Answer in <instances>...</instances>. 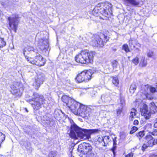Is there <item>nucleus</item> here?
I'll use <instances>...</instances> for the list:
<instances>
[{
  "instance_id": "obj_4",
  "label": "nucleus",
  "mask_w": 157,
  "mask_h": 157,
  "mask_svg": "<svg viewBox=\"0 0 157 157\" xmlns=\"http://www.w3.org/2000/svg\"><path fill=\"white\" fill-rule=\"evenodd\" d=\"M27 101L29 102L33 101V103L31 104L33 109L37 110L41 108L42 105L45 103L46 100L43 95H40L37 93L34 92L32 98L29 100H27Z\"/></svg>"
},
{
  "instance_id": "obj_19",
  "label": "nucleus",
  "mask_w": 157,
  "mask_h": 157,
  "mask_svg": "<svg viewBox=\"0 0 157 157\" xmlns=\"http://www.w3.org/2000/svg\"><path fill=\"white\" fill-rule=\"evenodd\" d=\"M149 107L152 113L155 114L157 113V106L155 105L154 102L150 103L149 104Z\"/></svg>"
},
{
  "instance_id": "obj_40",
  "label": "nucleus",
  "mask_w": 157,
  "mask_h": 157,
  "mask_svg": "<svg viewBox=\"0 0 157 157\" xmlns=\"http://www.w3.org/2000/svg\"><path fill=\"white\" fill-rule=\"evenodd\" d=\"M133 155V154L132 153H130L126 155L125 157H132Z\"/></svg>"
},
{
  "instance_id": "obj_23",
  "label": "nucleus",
  "mask_w": 157,
  "mask_h": 157,
  "mask_svg": "<svg viewBox=\"0 0 157 157\" xmlns=\"http://www.w3.org/2000/svg\"><path fill=\"white\" fill-rule=\"evenodd\" d=\"M110 142L109 137V136H105L103 137V142L102 145L106 146Z\"/></svg>"
},
{
  "instance_id": "obj_13",
  "label": "nucleus",
  "mask_w": 157,
  "mask_h": 157,
  "mask_svg": "<svg viewBox=\"0 0 157 157\" xmlns=\"http://www.w3.org/2000/svg\"><path fill=\"white\" fill-rule=\"evenodd\" d=\"M149 86L148 85H144L142 87L141 92L143 93L144 97H143V99L147 98L148 99H151V97L150 95L148 94L147 91L148 90Z\"/></svg>"
},
{
  "instance_id": "obj_56",
  "label": "nucleus",
  "mask_w": 157,
  "mask_h": 157,
  "mask_svg": "<svg viewBox=\"0 0 157 157\" xmlns=\"http://www.w3.org/2000/svg\"><path fill=\"white\" fill-rule=\"evenodd\" d=\"M26 111H27V112H28V110H26Z\"/></svg>"
},
{
  "instance_id": "obj_27",
  "label": "nucleus",
  "mask_w": 157,
  "mask_h": 157,
  "mask_svg": "<svg viewBox=\"0 0 157 157\" xmlns=\"http://www.w3.org/2000/svg\"><path fill=\"white\" fill-rule=\"evenodd\" d=\"M48 115H49L47 114L44 116L42 119L43 120L47 121L46 123L49 124L50 122L51 118Z\"/></svg>"
},
{
  "instance_id": "obj_24",
  "label": "nucleus",
  "mask_w": 157,
  "mask_h": 157,
  "mask_svg": "<svg viewBox=\"0 0 157 157\" xmlns=\"http://www.w3.org/2000/svg\"><path fill=\"white\" fill-rule=\"evenodd\" d=\"M136 41L134 39H131L129 41V45L131 49L135 48Z\"/></svg>"
},
{
  "instance_id": "obj_51",
  "label": "nucleus",
  "mask_w": 157,
  "mask_h": 157,
  "mask_svg": "<svg viewBox=\"0 0 157 157\" xmlns=\"http://www.w3.org/2000/svg\"><path fill=\"white\" fill-rule=\"evenodd\" d=\"M132 149H133V150H134V149H135V148H132V149H131V150H132Z\"/></svg>"
},
{
  "instance_id": "obj_46",
  "label": "nucleus",
  "mask_w": 157,
  "mask_h": 157,
  "mask_svg": "<svg viewBox=\"0 0 157 157\" xmlns=\"http://www.w3.org/2000/svg\"><path fill=\"white\" fill-rule=\"evenodd\" d=\"M39 56H40V55L38 53L36 55V56L34 60H38L37 59H39V57H38Z\"/></svg>"
},
{
  "instance_id": "obj_25",
  "label": "nucleus",
  "mask_w": 157,
  "mask_h": 157,
  "mask_svg": "<svg viewBox=\"0 0 157 157\" xmlns=\"http://www.w3.org/2000/svg\"><path fill=\"white\" fill-rule=\"evenodd\" d=\"M147 64V61L145 59V58L142 57L141 59L139 65L142 67H145Z\"/></svg>"
},
{
  "instance_id": "obj_11",
  "label": "nucleus",
  "mask_w": 157,
  "mask_h": 157,
  "mask_svg": "<svg viewBox=\"0 0 157 157\" xmlns=\"http://www.w3.org/2000/svg\"><path fill=\"white\" fill-rule=\"evenodd\" d=\"M91 44L94 46L102 47L104 45V42L99 36H96L94 37Z\"/></svg>"
},
{
  "instance_id": "obj_16",
  "label": "nucleus",
  "mask_w": 157,
  "mask_h": 157,
  "mask_svg": "<svg viewBox=\"0 0 157 157\" xmlns=\"http://www.w3.org/2000/svg\"><path fill=\"white\" fill-rule=\"evenodd\" d=\"M101 99L103 102L108 103L110 102L111 98L109 94H105L101 95Z\"/></svg>"
},
{
  "instance_id": "obj_55",
  "label": "nucleus",
  "mask_w": 157,
  "mask_h": 157,
  "mask_svg": "<svg viewBox=\"0 0 157 157\" xmlns=\"http://www.w3.org/2000/svg\"><path fill=\"white\" fill-rule=\"evenodd\" d=\"M135 148H136V147H135Z\"/></svg>"
},
{
  "instance_id": "obj_39",
  "label": "nucleus",
  "mask_w": 157,
  "mask_h": 157,
  "mask_svg": "<svg viewBox=\"0 0 157 157\" xmlns=\"http://www.w3.org/2000/svg\"><path fill=\"white\" fill-rule=\"evenodd\" d=\"M97 140L99 143L102 144L103 142V137H98Z\"/></svg>"
},
{
  "instance_id": "obj_6",
  "label": "nucleus",
  "mask_w": 157,
  "mask_h": 157,
  "mask_svg": "<svg viewBox=\"0 0 157 157\" xmlns=\"http://www.w3.org/2000/svg\"><path fill=\"white\" fill-rule=\"evenodd\" d=\"M25 57L28 62L33 64L41 66H43L45 63V60L41 56H39V59H37V60H34L35 59H33L27 56H25Z\"/></svg>"
},
{
  "instance_id": "obj_1",
  "label": "nucleus",
  "mask_w": 157,
  "mask_h": 157,
  "mask_svg": "<svg viewBox=\"0 0 157 157\" xmlns=\"http://www.w3.org/2000/svg\"><path fill=\"white\" fill-rule=\"evenodd\" d=\"M62 100L71 109L76 110L77 109L78 113L79 114L87 113L88 110L90 109L89 107L77 102L73 99L67 95L63 96Z\"/></svg>"
},
{
  "instance_id": "obj_30",
  "label": "nucleus",
  "mask_w": 157,
  "mask_h": 157,
  "mask_svg": "<svg viewBox=\"0 0 157 157\" xmlns=\"http://www.w3.org/2000/svg\"><path fill=\"white\" fill-rule=\"evenodd\" d=\"M6 42L3 38L0 37V48H2L6 45Z\"/></svg>"
},
{
  "instance_id": "obj_38",
  "label": "nucleus",
  "mask_w": 157,
  "mask_h": 157,
  "mask_svg": "<svg viewBox=\"0 0 157 157\" xmlns=\"http://www.w3.org/2000/svg\"><path fill=\"white\" fill-rule=\"evenodd\" d=\"M56 155V153L53 151H52L49 154V157H55Z\"/></svg>"
},
{
  "instance_id": "obj_50",
  "label": "nucleus",
  "mask_w": 157,
  "mask_h": 157,
  "mask_svg": "<svg viewBox=\"0 0 157 157\" xmlns=\"http://www.w3.org/2000/svg\"><path fill=\"white\" fill-rule=\"evenodd\" d=\"M94 154H91L90 155V157H94Z\"/></svg>"
},
{
  "instance_id": "obj_14",
  "label": "nucleus",
  "mask_w": 157,
  "mask_h": 157,
  "mask_svg": "<svg viewBox=\"0 0 157 157\" xmlns=\"http://www.w3.org/2000/svg\"><path fill=\"white\" fill-rule=\"evenodd\" d=\"M69 121L71 124V128L72 130H74L77 133H79V135L82 136V134L81 132H83L82 130V129L79 128L76 124H75L73 121L71 119H69Z\"/></svg>"
},
{
  "instance_id": "obj_22",
  "label": "nucleus",
  "mask_w": 157,
  "mask_h": 157,
  "mask_svg": "<svg viewBox=\"0 0 157 157\" xmlns=\"http://www.w3.org/2000/svg\"><path fill=\"white\" fill-rule=\"evenodd\" d=\"M34 48L30 46H27L23 50L24 55L25 56H26V54H28L30 52L34 51Z\"/></svg>"
},
{
  "instance_id": "obj_29",
  "label": "nucleus",
  "mask_w": 157,
  "mask_h": 157,
  "mask_svg": "<svg viewBox=\"0 0 157 157\" xmlns=\"http://www.w3.org/2000/svg\"><path fill=\"white\" fill-rule=\"evenodd\" d=\"M112 82L116 86H117L119 84V80L117 77H113Z\"/></svg>"
},
{
  "instance_id": "obj_44",
  "label": "nucleus",
  "mask_w": 157,
  "mask_h": 157,
  "mask_svg": "<svg viewBox=\"0 0 157 157\" xmlns=\"http://www.w3.org/2000/svg\"><path fill=\"white\" fill-rule=\"evenodd\" d=\"M139 121L137 120H135L133 122V124L135 125H136L138 124Z\"/></svg>"
},
{
  "instance_id": "obj_31",
  "label": "nucleus",
  "mask_w": 157,
  "mask_h": 157,
  "mask_svg": "<svg viewBox=\"0 0 157 157\" xmlns=\"http://www.w3.org/2000/svg\"><path fill=\"white\" fill-rule=\"evenodd\" d=\"M136 109H132L130 112V117H131L132 118H134V117L136 115Z\"/></svg>"
},
{
  "instance_id": "obj_20",
  "label": "nucleus",
  "mask_w": 157,
  "mask_h": 157,
  "mask_svg": "<svg viewBox=\"0 0 157 157\" xmlns=\"http://www.w3.org/2000/svg\"><path fill=\"white\" fill-rule=\"evenodd\" d=\"M82 145L83 146L84 150L86 153L92 150V148L91 145L89 144L83 143Z\"/></svg>"
},
{
  "instance_id": "obj_21",
  "label": "nucleus",
  "mask_w": 157,
  "mask_h": 157,
  "mask_svg": "<svg viewBox=\"0 0 157 157\" xmlns=\"http://www.w3.org/2000/svg\"><path fill=\"white\" fill-rule=\"evenodd\" d=\"M12 90L11 92L12 93L19 97H21L22 94V92L19 89H15L13 87L12 88Z\"/></svg>"
},
{
  "instance_id": "obj_48",
  "label": "nucleus",
  "mask_w": 157,
  "mask_h": 157,
  "mask_svg": "<svg viewBox=\"0 0 157 157\" xmlns=\"http://www.w3.org/2000/svg\"><path fill=\"white\" fill-rule=\"evenodd\" d=\"M116 146H115V145H113V147L112 149V150L113 153L114 152V151L116 149Z\"/></svg>"
},
{
  "instance_id": "obj_15",
  "label": "nucleus",
  "mask_w": 157,
  "mask_h": 157,
  "mask_svg": "<svg viewBox=\"0 0 157 157\" xmlns=\"http://www.w3.org/2000/svg\"><path fill=\"white\" fill-rule=\"evenodd\" d=\"M84 76V82H87L90 80L92 78L93 74L92 71L91 70L83 71Z\"/></svg>"
},
{
  "instance_id": "obj_9",
  "label": "nucleus",
  "mask_w": 157,
  "mask_h": 157,
  "mask_svg": "<svg viewBox=\"0 0 157 157\" xmlns=\"http://www.w3.org/2000/svg\"><path fill=\"white\" fill-rule=\"evenodd\" d=\"M44 77L41 75H39L35 78V81L33 83V86L36 90L38 89L41 84L43 83Z\"/></svg>"
},
{
  "instance_id": "obj_18",
  "label": "nucleus",
  "mask_w": 157,
  "mask_h": 157,
  "mask_svg": "<svg viewBox=\"0 0 157 157\" xmlns=\"http://www.w3.org/2000/svg\"><path fill=\"white\" fill-rule=\"evenodd\" d=\"M41 44H40L41 45L40 48L41 49H46L48 47V41L47 39L42 40L40 41V43Z\"/></svg>"
},
{
  "instance_id": "obj_7",
  "label": "nucleus",
  "mask_w": 157,
  "mask_h": 157,
  "mask_svg": "<svg viewBox=\"0 0 157 157\" xmlns=\"http://www.w3.org/2000/svg\"><path fill=\"white\" fill-rule=\"evenodd\" d=\"M124 4L127 6L130 5L137 7H141L144 4L142 0H123Z\"/></svg>"
},
{
  "instance_id": "obj_52",
  "label": "nucleus",
  "mask_w": 157,
  "mask_h": 157,
  "mask_svg": "<svg viewBox=\"0 0 157 157\" xmlns=\"http://www.w3.org/2000/svg\"><path fill=\"white\" fill-rule=\"evenodd\" d=\"M155 121H156L157 122V118L156 119Z\"/></svg>"
},
{
  "instance_id": "obj_54",
  "label": "nucleus",
  "mask_w": 157,
  "mask_h": 157,
  "mask_svg": "<svg viewBox=\"0 0 157 157\" xmlns=\"http://www.w3.org/2000/svg\"><path fill=\"white\" fill-rule=\"evenodd\" d=\"M114 50L115 51H116V49H114Z\"/></svg>"
},
{
  "instance_id": "obj_41",
  "label": "nucleus",
  "mask_w": 157,
  "mask_h": 157,
  "mask_svg": "<svg viewBox=\"0 0 157 157\" xmlns=\"http://www.w3.org/2000/svg\"><path fill=\"white\" fill-rule=\"evenodd\" d=\"M122 112L121 109H119L117 110V115H119L121 114Z\"/></svg>"
},
{
  "instance_id": "obj_5",
  "label": "nucleus",
  "mask_w": 157,
  "mask_h": 157,
  "mask_svg": "<svg viewBox=\"0 0 157 157\" xmlns=\"http://www.w3.org/2000/svg\"><path fill=\"white\" fill-rule=\"evenodd\" d=\"M82 130L83 132H81L82 136H80L79 135V133H77L74 130H72L71 128V130L69 134L70 137L72 138L75 139L76 138L77 136L81 138V139L83 140H89L90 138V135L92 133H98L99 131L98 129H92L89 130L82 129Z\"/></svg>"
},
{
  "instance_id": "obj_32",
  "label": "nucleus",
  "mask_w": 157,
  "mask_h": 157,
  "mask_svg": "<svg viewBox=\"0 0 157 157\" xmlns=\"http://www.w3.org/2000/svg\"><path fill=\"white\" fill-rule=\"evenodd\" d=\"M144 135V131H140L136 134V136L139 138V140H140Z\"/></svg>"
},
{
  "instance_id": "obj_34",
  "label": "nucleus",
  "mask_w": 157,
  "mask_h": 157,
  "mask_svg": "<svg viewBox=\"0 0 157 157\" xmlns=\"http://www.w3.org/2000/svg\"><path fill=\"white\" fill-rule=\"evenodd\" d=\"M5 139V135L0 132V141L3 142Z\"/></svg>"
},
{
  "instance_id": "obj_12",
  "label": "nucleus",
  "mask_w": 157,
  "mask_h": 157,
  "mask_svg": "<svg viewBox=\"0 0 157 157\" xmlns=\"http://www.w3.org/2000/svg\"><path fill=\"white\" fill-rule=\"evenodd\" d=\"M9 25L12 29H13L15 32H16L18 22L17 18L9 17Z\"/></svg>"
},
{
  "instance_id": "obj_42",
  "label": "nucleus",
  "mask_w": 157,
  "mask_h": 157,
  "mask_svg": "<svg viewBox=\"0 0 157 157\" xmlns=\"http://www.w3.org/2000/svg\"><path fill=\"white\" fill-rule=\"evenodd\" d=\"M117 64L116 62H115L113 63L112 67H113V68H117Z\"/></svg>"
},
{
  "instance_id": "obj_3",
  "label": "nucleus",
  "mask_w": 157,
  "mask_h": 157,
  "mask_svg": "<svg viewBox=\"0 0 157 157\" xmlns=\"http://www.w3.org/2000/svg\"><path fill=\"white\" fill-rule=\"evenodd\" d=\"M94 52L89 51L87 50L82 51L75 57V60L78 63L86 64L91 63L93 61Z\"/></svg>"
},
{
  "instance_id": "obj_17",
  "label": "nucleus",
  "mask_w": 157,
  "mask_h": 157,
  "mask_svg": "<svg viewBox=\"0 0 157 157\" xmlns=\"http://www.w3.org/2000/svg\"><path fill=\"white\" fill-rule=\"evenodd\" d=\"M75 81L78 83H81L84 82V76L83 71L78 73L75 78Z\"/></svg>"
},
{
  "instance_id": "obj_45",
  "label": "nucleus",
  "mask_w": 157,
  "mask_h": 157,
  "mask_svg": "<svg viewBox=\"0 0 157 157\" xmlns=\"http://www.w3.org/2000/svg\"><path fill=\"white\" fill-rule=\"evenodd\" d=\"M108 69H109V71L107 72V73H110L111 72H112L113 71L112 68H110V67H109Z\"/></svg>"
},
{
  "instance_id": "obj_36",
  "label": "nucleus",
  "mask_w": 157,
  "mask_h": 157,
  "mask_svg": "<svg viewBox=\"0 0 157 157\" xmlns=\"http://www.w3.org/2000/svg\"><path fill=\"white\" fill-rule=\"evenodd\" d=\"M138 129V128L135 126L133 127L132 128L130 132V134H132L135 132Z\"/></svg>"
},
{
  "instance_id": "obj_35",
  "label": "nucleus",
  "mask_w": 157,
  "mask_h": 157,
  "mask_svg": "<svg viewBox=\"0 0 157 157\" xmlns=\"http://www.w3.org/2000/svg\"><path fill=\"white\" fill-rule=\"evenodd\" d=\"M132 62L135 65H137L139 63V58L136 57L132 60Z\"/></svg>"
},
{
  "instance_id": "obj_26",
  "label": "nucleus",
  "mask_w": 157,
  "mask_h": 157,
  "mask_svg": "<svg viewBox=\"0 0 157 157\" xmlns=\"http://www.w3.org/2000/svg\"><path fill=\"white\" fill-rule=\"evenodd\" d=\"M136 88V86L135 84H132L129 88V92L131 94H133Z\"/></svg>"
},
{
  "instance_id": "obj_47",
  "label": "nucleus",
  "mask_w": 157,
  "mask_h": 157,
  "mask_svg": "<svg viewBox=\"0 0 157 157\" xmlns=\"http://www.w3.org/2000/svg\"><path fill=\"white\" fill-rule=\"evenodd\" d=\"M116 138H115L114 139H113V145H116Z\"/></svg>"
},
{
  "instance_id": "obj_10",
  "label": "nucleus",
  "mask_w": 157,
  "mask_h": 157,
  "mask_svg": "<svg viewBox=\"0 0 157 157\" xmlns=\"http://www.w3.org/2000/svg\"><path fill=\"white\" fill-rule=\"evenodd\" d=\"M141 115L147 119L150 118L152 113L150 109H148L147 105L145 104L144 105L141 109Z\"/></svg>"
},
{
  "instance_id": "obj_53",
  "label": "nucleus",
  "mask_w": 157,
  "mask_h": 157,
  "mask_svg": "<svg viewBox=\"0 0 157 157\" xmlns=\"http://www.w3.org/2000/svg\"><path fill=\"white\" fill-rule=\"evenodd\" d=\"M156 91L157 92V87H156Z\"/></svg>"
},
{
  "instance_id": "obj_33",
  "label": "nucleus",
  "mask_w": 157,
  "mask_h": 157,
  "mask_svg": "<svg viewBox=\"0 0 157 157\" xmlns=\"http://www.w3.org/2000/svg\"><path fill=\"white\" fill-rule=\"evenodd\" d=\"M155 55V54L153 51L149 50L147 53V56L148 57H152Z\"/></svg>"
},
{
  "instance_id": "obj_49",
  "label": "nucleus",
  "mask_w": 157,
  "mask_h": 157,
  "mask_svg": "<svg viewBox=\"0 0 157 157\" xmlns=\"http://www.w3.org/2000/svg\"><path fill=\"white\" fill-rule=\"evenodd\" d=\"M154 127L155 128H157V122L156 121H155V122L154 124Z\"/></svg>"
},
{
  "instance_id": "obj_37",
  "label": "nucleus",
  "mask_w": 157,
  "mask_h": 157,
  "mask_svg": "<svg viewBox=\"0 0 157 157\" xmlns=\"http://www.w3.org/2000/svg\"><path fill=\"white\" fill-rule=\"evenodd\" d=\"M149 90L152 93H154L156 92V89L154 87L151 86L149 88Z\"/></svg>"
},
{
  "instance_id": "obj_8",
  "label": "nucleus",
  "mask_w": 157,
  "mask_h": 157,
  "mask_svg": "<svg viewBox=\"0 0 157 157\" xmlns=\"http://www.w3.org/2000/svg\"><path fill=\"white\" fill-rule=\"evenodd\" d=\"M146 143L143 144L142 147V150H144L148 147L152 146L157 143L155 142V139L151 135H148L146 137Z\"/></svg>"
},
{
  "instance_id": "obj_28",
  "label": "nucleus",
  "mask_w": 157,
  "mask_h": 157,
  "mask_svg": "<svg viewBox=\"0 0 157 157\" xmlns=\"http://www.w3.org/2000/svg\"><path fill=\"white\" fill-rule=\"evenodd\" d=\"M122 49L126 53L130 52V50L127 44H124L122 45Z\"/></svg>"
},
{
  "instance_id": "obj_43",
  "label": "nucleus",
  "mask_w": 157,
  "mask_h": 157,
  "mask_svg": "<svg viewBox=\"0 0 157 157\" xmlns=\"http://www.w3.org/2000/svg\"><path fill=\"white\" fill-rule=\"evenodd\" d=\"M103 36L105 38V41L104 42H106L108 40V37L107 36H105V35H103Z\"/></svg>"
},
{
  "instance_id": "obj_2",
  "label": "nucleus",
  "mask_w": 157,
  "mask_h": 157,
  "mask_svg": "<svg viewBox=\"0 0 157 157\" xmlns=\"http://www.w3.org/2000/svg\"><path fill=\"white\" fill-rule=\"evenodd\" d=\"M112 4L108 2L98 3L93 10V14L97 16L100 13L105 17H108L112 13Z\"/></svg>"
}]
</instances>
